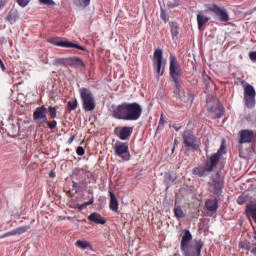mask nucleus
Segmentation results:
<instances>
[{
	"label": "nucleus",
	"instance_id": "f257e3e1",
	"mask_svg": "<svg viewBox=\"0 0 256 256\" xmlns=\"http://www.w3.org/2000/svg\"><path fill=\"white\" fill-rule=\"evenodd\" d=\"M143 115V107L139 103H122L116 106L112 112L114 119L122 121H139Z\"/></svg>",
	"mask_w": 256,
	"mask_h": 256
},
{
	"label": "nucleus",
	"instance_id": "f03ea898",
	"mask_svg": "<svg viewBox=\"0 0 256 256\" xmlns=\"http://www.w3.org/2000/svg\"><path fill=\"white\" fill-rule=\"evenodd\" d=\"M193 236L189 230H186L181 241V251L184 253V256H199L201 255V249H203V242L199 241L195 249L189 247Z\"/></svg>",
	"mask_w": 256,
	"mask_h": 256
},
{
	"label": "nucleus",
	"instance_id": "7ed1b4c3",
	"mask_svg": "<svg viewBox=\"0 0 256 256\" xmlns=\"http://www.w3.org/2000/svg\"><path fill=\"white\" fill-rule=\"evenodd\" d=\"M80 97L82 99V105L84 111H94L95 110V97L91 90L87 88L79 89Z\"/></svg>",
	"mask_w": 256,
	"mask_h": 256
},
{
	"label": "nucleus",
	"instance_id": "20e7f679",
	"mask_svg": "<svg viewBox=\"0 0 256 256\" xmlns=\"http://www.w3.org/2000/svg\"><path fill=\"white\" fill-rule=\"evenodd\" d=\"M182 139L184 143V147L186 149H191L192 151H199V140L195 135H193V132L186 130L182 134Z\"/></svg>",
	"mask_w": 256,
	"mask_h": 256
},
{
	"label": "nucleus",
	"instance_id": "39448f33",
	"mask_svg": "<svg viewBox=\"0 0 256 256\" xmlns=\"http://www.w3.org/2000/svg\"><path fill=\"white\" fill-rule=\"evenodd\" d=\"M170 79L171 81H181V76L183 75V70L177 61L175 56H170Z\"/></svg>",
	"mask_w": 256,
	"mask_h": 256
},
{
	"label": "nucleus",
	"instance_id": "423d86ee",
	"mask_svg": "<svg viewBox=\"0 0 256 256\" xmlns=\"http://www.w3.org/2000/svg\"><path fill=\"white\" fill-rule=\"evenodd\" d=\"M114 153L123 161H129L131 154H129V144L117 141L114 146Z\"/></svg>",
	"mask_w": 256,
	"mask_h": 256
},
{
	"label": "nucleus",
	"instance_id": "0eeeda50",
	"mask_svg": "<svg viewBox=\"0 0 256 256\" xmlns=\"http://www.w3.org/2000/svg\"><path fill=\"white\" fill-rule=\"evenodd\" d=\"M255 97H256L255 88L250 84H246L244 86V101H245V105L248 108L251 109L255 107Z\"/></svg>",
	"mask_w": 256,
	"mask_h": 256
},
{
	"label": "nucleus",
	"instance_id": "6e6552de",
	"mask_svg": "<svg viewBox=\"0 0 256 256\" xmlns=\"http://www.w3.org/2000/svg\"><path fill=\"white\" fill-rule=\"evenodd\" d=\"M225 153V146L221 145L217 153L206 159V167L208 170L213 171L217 165H219V161L221 160V156Z\"/></svg>",
	"mask_w": 256,
	"mask_h": 256
},
{
	"label": "nucleus",
	"instance_id": "1a4fd4ad",
	"mask_svg": "<svg viewBox=\"0 0 256 256\" xmlns=\"http://www.w3.org/2000/svg\"><path fill=\"white\" fill-rule=\"evenodd\" d=\"M33 121L39 123V127L43 126V123H47V108L45 106L37 107L33 112Z\"/></svg>",
	"mask_w": 256,
	"mask_h": 256
},
{
	"label": "nucleus",
	"instance_id": "9d476101",
	"mask_svg": "<svg viewBox=\"0 0 256 256\" xmlns=\"http://www.w3.org/2000/svg\"><path fill=\"white\" fill-rule=\"evenodd\" d=\"M154 62L156 65V73L157 77H161L163 73H165V68H161V65L163 63V50L158 49L154 52Z\"/></svg>",
	"mask_w": 256,
	"mask_h": 256
},
{
	"label": "nucleus",
	"instance_id": "9b49d317",
	"mask_svg": "<svg viewBox=\"0 0 256 256\" xmlns=\"http://www.w3.org/2000/svg\"><path fill=\"white\" fill-rule=\"evenodd\" d=\"M114 133L121 141H127V139L133 135V127H116Z\"/></svg>",
	"mask_w": 256,
	"mask_h": 256
},
{
	"label": "nucleus",
	"instance_id": "f8f14e48",
	"mask_svg": "<svg viewBox=\"0 0 256 256\" xmlns=\"http://www.w3.org/2000/svg\"><path fill=\"white\" fill-rule=\"evenodd\" d=\"M50 43L52 45H56L57 47H69L73 49H80V51H85V47L79 46L78 44L72 43L67 40H59L57 38L50 39Z\"/></svg>",
	"mask_w": 256,
	"mask_h": 256
},
{
	"label": "nucleus",
	"instance_id": "ddd939ff",
	"mask_svg": "<svg viewBox=\"0 0 256 256\" xmlns=\"http://www.w3.org/2000/svg\"><path fill=\"white\" fill-rule=\"evenodd\" d=\"M174 83V95L177 99H181L184 103H187L189 101V97L185 95V92H183V89L181 88V80L173 81Z\"/></svg>",
	"mask_w": 256,
	"mask_h": 256
},
{
	"label": "nucleus",
	"instance_id": "4468645a",
	"mask_svg": "<svg viewBox=\"0 0 256 256\" xmlns=\"http://www.w3.org/2000/svg\"><path fill=\"white\" fill-rule=\"evenodd\" d=\"M210 11H212V13H215V15L219 17L220 21H222V23L229 21V14H227V10H225L224 8H220L219 6L214 5L210 8Z\"/></svg>",
	"mask_w": 256,
	"mask_h": 256
},
{
	"label": "nucleus",
	"instance_id": "2eb2a0df",
	"mask_svg": "<svg viewBox=\"0 0 256 256\" xmlns=\"http://www.w3.org/2000/svg\"><path fill=\"white\" fill-rule=\"evenodd\" d=\"M29 229H31V226L27 225V226H21L19 228H16L10 232L5 233L4 235H2L0 237V239H5V237H13L15 235H23V233H27V231H29Z\"/></svg>",
	"mask_w": 256,
	"mask_h": 256
},
{
	"label": "nucleus",
	"instance_id": "dca6fc26",
	"mask_svg": "<svg viewBox=\"0 0 256 256\" xmlns=\"http://www.w3.org/2000/svg\"><path fill=\"white\" fill-rule=\"evenodd\" d=\"M66 67H73L77 69V67H85V64L79 57H68L66 58Z\"/></svg>",
	"mask_w": 256,
	"mask_h": 256
},
{
	"label": "nucleus",
	"instance_id": "f3484780",
	"mask_svg": "<svg viewBox=\"0 0 256 256\" xmlns=\"http://www.w3.org/2000/svg\"><path fill=\"white\" fill-rule=\"evenodd\" d=\"M253 131L251 130H242L240 132V141L239 143L243 145V143H251L253 141Z\"/></svg>",
	"mask_w": 256,
	"mask_h": 256
},
{
	"label": "nucleus",
	"instance_id": "a211bd4d",
	"mask_svg": "<svg viewBox=\"0 0 256 256\" xmlns=\"http://www.w3.org/2000/svg\"><path fill=\"white\" fill-rule=\"evenodd\" d=\"M88 221L95 223L96 225H105V218L101 217V214L93 212L87 217Z\"/></svg>",
	"mask_w": 256,
	"mask_h": 256
},
{
	"label": "nucleus",
	"instance_id": "6ab92c4d",
	"mask_svg": "<svg viewBox=\"0 0 256 256\" xmlns=\"http://www.w3.org/2000/svg\"><path fill=\"white\" fill-rule=\"evenodd\" d=\"M211 171L206 166H198L193 169V175H197L198 177H207Z\"/></svg>",
	"mask_w": 256,
	"mask_h": 256
},
{
	"label": "nucleus",
	"instance_id": "aec40b11",
	"mask_svg": "<svg viewBox=\"0 0 256 256\" xmlns=\"http://www.w3.org/2000/svg\"><path fill=\"white\" fill-rule=\"evenodd\" d=\"M110 195V210L113 211L114 213H117L119 211V201H117V197L113 192H109Z\"/></svg>",
	"mask_w": 256,
	"mask_h": 256
},
{
	"label": "nucleus",
	"instance_id": "412c9836",
	"mask_svg": "<svg viewBox=\"0 0 256 256\" xmlns=\"http://www.w3.org/2000/svg\"><path fill=\"white\" fill-rule=\"evenodd\" d=\"M210 189L215 193L216 195H219L221 193V182L215 178H212L209 181Z\"/></svg>",
	"mask_w": 256,
	"mask_h": 256
},
{
	"label": "nucleus",
	"instance_id": "4be33fe9",
	"mask_svg": "<svg viewBox=\"0 0 256 256\" xmlns=\"http://www.w3.org/2000/svg\"><path fill=\"white\" fill-rule=\"evenodd\" d=\"M206 208L211 212L214 213V211H217L219 209V200L217 199H209L205 203Z\"/></svg>",
	"mask_w": 256,
	"mask_h": 256
},
{
	"label": "nucleus",
	"instance_id": "5701e85b",
	"mask_svg": "<svg viewBox=\"0 0 256 256\" xmlns=\"http://www.w3.org/2000/svg\"><path fill=\"white\" fill-rule=\"evenodd\" d=\"M75 246L79 249H82V251H85V249H93V246L90 244V242L86 240H77L75 242Z\"/></svg>",
	"mask_w": 256,
	"mask_h": 256
},
{
	"label": "nucleus",
	"instance_id": "b1692460",
	"mask_svg": "<svg viewBox=\"0 0 256 256\" xmlns=\"http://www.w3.org/2000/svg\"><path fill=\"white\" fill-rule=\"evenodd\" d=\"M209 21V18L203 14H198L197 15V24H198V29L201 30L203 25Z\"/></svg>",
	"mask_w": 256,
	"mask_h": 256
},
{
	"label": "nucleus",
	"instance_id": "393cba45",
	"mask_svg": "<svg viewBox=\"0 0 256 256\" xmlns=\"http://www.w3.org/2000/svg\"><path fill=\"white\" fill-rule=\"evenodd\" d=\"M246 211L248 215H251L252 219H254L256 223V204L255 203L249 204L246 208Z\"/></svg>",
	"mask_w": 256,
	"mask_h": 256
},
{
	"label": "nucleus",
	"instance_id": "a878e982",
	"mask_svg": "<svg viewBox=\"0 0 256 256\" xmlns=\"http://www.w3.org/2000/svg\"><path fill=\"white\" fill-rule=\"evenodd\" d=\"M73 3L76 7L85 9V7H89V5H91V0H73Z\"/></svg>",
	"mask_w": 256,
	"mask_h": 256
},
{
	"label": "nucleus",
	"instance_id": "bb28decb",
	"mask_svg": "<svg viewBox=\"0 0 256 256\" xmlns=\"http://www.w3.org/2000/svg\"><path fill=\"white\" fill-rule=\"evenodd\" d=\"M170 28H171L172 37L173 39H175V37L179 35V25L177 24V22H171Z\"/></svg>",
	"mask_w": 256,
	"mask_h": 256
},
{
	"label": "nucleus",
	"instance_id": "cd10ccee",
	"mask_svg": "<svg viewBox=\"0 0 256 256\" xmlns=\"http://www.w3.org/2000/svg\"><path fill=\"white\" fill-rule=\"evenodd\" d=\"M174 215L177 217V219L185 217V213L183 212V209H181V206L174 207Z\"/></svg>",
	"mask_w": 256,
	"mask_h": 256
},
{
	"label": "nucleus",
	"instance_id": "c85d7f7f",
	"mask_svg": "<svg viewBox=\"0 0 256 256\" xmlns=\"http://www.w3.org/2000/svg\"><path fill=\"white\" fill-rule=\"evenodd\" d=\"M93 203H95V198L91 197L90 201L85 202L83 204H79L78 209L79 211H83V209H87V207H89V205H93Z\"/></svg>",
	"mask_w": 256,
	"mask_h": 256
},
{
	"label": "nucleus",
	"instance_id": "c756f323",
	"mask_svg": "<svg viewBox=\"0 0 256 256\" xmlns=\"http://www.w3.org/2000/svg\"><path fill=\"white\" fill-rule=\"evenodd\" d=\"M57 109L58 107L49 106L48 113L50 115V119H57Z\"/></svg>",
	"mask_w": 256,
	"mask_h": 256
},
{
	"label": "nucleus",
	"instance_id": "7c9ffc66",
	"mask_svg": "<svg viewBox=\"0 0 256 256\" xmlns=\"http://www.w3.org/2000/svg\"><path fill=\"white\" fill-rule=\"evenodd\" d=\"M53 65H64V67H67V58H55Z\"/></svg>",
	"mask_w": 256,
	"mask_h": 256
},
{
	"label": "nucleus",
	"instance_id": "2f4dec72",
	"mask_svg": "<svg viewBox=\"0 0 256 256\" xmlns=\"http://www.w3.org/2000/svg\"><path fill=\"white\" fill-rule=\"evenodd\" d=\"M41 5H47V7H54L55 2L53 0H38Z\"/></svg>",
	"mask_w": 256,
	"mask_h": 256
},
{
	"label": "nucleus",
	"instance_id": "473e14b6",
	"mask_svg": "<svg viewBox=\"0 0 256 256\" xmlns=\"http://www.w3.org/2000/svg\"><path fill=\"white\" fill-rule=\"evenodd\" d=\"M67 107L69 111H75V109H77V100H75L74 102L69 101L67 103Z\"/></svg>",
	"mask_w": 256,
	"mask_h": 256
},
{
	"label": "nucleus",
	"instance_id": "72a5a7b5",
	"mask_svg": "<svg viewBox=\"0 0 256 256\" xmlns=\"http://www.w3.org/2000/svg\"><path fill=\"white\" fill-rule=\"evenodd\" d=\"M238 205H244V203H247V195L242 194L238 199H237Z\"/></svg>",
	"mask_w": 256,
	"mask_h": 256
},
{
	"label": "nucleus",
	"instance_id": "f704fd0d",
	"mask_svg": "<svg viewBox=\"0 0 256 256\" xmlns=\"http://www.w3.org/2000/svg\"><path fill=\"white\" fill-rule=\"evenodd\" d=\"M19 7L25 8L29 3H31V0H16Z\"/></svg>",
	"mask_w": 256,
	"mask_h": 256
},
{
	"label": "nucleus",
	"instance_id": "c9c22d12",
	"mask_svg": "<svg viewBox=\"0 0 256 256\" xmlns=\"http://www.w3.org/2000/svg\"><path fill=\"white\" fill-rule=\"evenodd\" d=\"M46 125H48L49 129H55V127H57V120H53L52 122L49 121V119L47 118V122Z\"/></svg>",
	"mask_w": 256,
	"mask_h": 256
},
{
	"label": "nucleus",
	"instance_id": "e433bc0d",
	"mask_svg": "<svg viewBox=\"0 0 256 256\" xmlns=\"http://www.w3.org/2000/svg\"><path fill=\"white\" fill-rule=\"evenodd\" d=\"M206 103H207V110L209 111V113H216L217 112V108L215 106H210L209 105V98H207Z\"/></svg>",
	"mask_w": 256,
	"mask_h": 256
},
{
	"label": "nucleus",
	"instance_id": "4c0bfd02",
	"mask_svg": "<svg viewBox=\"0 0 256 256\" xmlns=\"http://www.w3.org/2000/svg\"><path fill=\"white\" fill-rule=\"evenodd\" d=\"M168 7H179V0H168Z\"/></svg>",
	"mask_w": 256,
	"mask_h": 256
},
{
	"label": "nucleus",
	"instance_id": "58836bf2",
	"mask_svg": "<svg viewBox=\"0 0 256 256\" xmlns=\"http://www.w3.org/2000/svg\"><path fill=\"white\" fill-rule=\"evenodd\" d=\"M164 179L166 183H173L175 181V178H173V176H171L169 173L165 174Z\"/></svg>",
	"mask_w": 256,
	"mask_h": 256
},
{
	"label": "nucleus",
	"instance_id": "ea45409f",
	"mask_svg": "<svg viewBox=\"0 0 256 256\" xmlns=\"http://www.w3.org/2000/svg\"><path fill=\"white\" fill-rule=\"evenodd\" d=\"M158 129H165V120L163 119V114L159 120Z\"/></svg>",
	"mask_w": 256,
	"mask_h": 256
},
{
	"label": "nucleus",
	"instance_id": "a19ab883",
	"mask_svg": "<svg viewBox=\"0 0 256 256\" xmlns=\"http://www.w3.org/2000/svg\"><path fill=\"white\" fill-rule=\"evenodd\" d=\"M6 21H8L11 24L15 23V18L13 17V14L8 13L6 16Z\"/></svg>",
	"mask_w": 256,
	"mask_h": 256
},
{
	"label": "nucleus",
	"instance_id": "79ce46f5",
	"mask_svg": "<svg viewBox=\"0 0 256 256\" xmlns=\"http://www.w3.org/2000/svg\"><path fill=\"white\" fill-rule=\"evenodd\" d=\"M160 19H162V21L167 23V14L165 13V10H163V9H161V12H160Z\"/></svg>",
	"mask_w": 256,
	"mask_h": 256
},
{
	"label": "nucleus",
	"instance_id": "37998d69",
	"mask_svg": "<svg viewBox=\"0 0 256 256\" xmlns=\"http://www.w3.org/2000/svg\"><path fill=\"white\" fill-rule=\"evenodd\" d=\"M77 155L83 156L85 155V148H83L82 146H79L76 150Z\"/></svg>",
	"mask_w": 256,
	"mask_h": 256
},
{
	"label": "nucleus",
	"instance_id": "c03bdc74",
	"mask_svg": "<svg viewBox=\"0 0 256 256\" xmlns=\"http://www.w3.org/2000/svg\"><path fill=\"white\" fill-rule=\"evenodd\" d=\"M249 58L251 61H256V51L249 53Z\"/></svg>",
	"mask_w": 256,
	"mask_h": 256
},
{
	"label": "nucleus",
	"instance_id": "a18cd8bd",
	"mask_svg": "<svg viewBox=\"0 0 256 256\" xmlns=\"http://www.w3.org/2000/svg\"><path fill=\"white\" fill-rule=\"evenodd\" d=\"M5 5H7V0H1L0 1V9H3V7H5Z\"/></svg>",
	"mask_w": 256,
	"mask_h": 256
},
{
	"label": "nucleus",
	"instance_id": "49530a36",
	"mask_svg": "<svg viewBox=\"0 0 256 256\" xmlns=\"http://www.w3.org/2000/svg\"><path fill=\"white\" fill-rule=\"evenodd\" d=\"M0 67H1V69H2V71H5V64L3 63V60H1V58H0Z\"/></svg>",
	"mask_w": 256,
	"mask_h": 256
},
{
	"label": "nucleus",
	"instance_id": "de8ad7c7",
	"mask_svg": "<svg viewBox=\"0 0 256 256\" xmlns=\"http://www.w3.org/2000/svg\"><path fill=\"white\" fill-rule=\"evenodd\" d=\"M244 248L247 249V251H249V249H251V243H246Z\"/></svg>",
	"mask_w": 256,
	"mask_h": 256
},
{
	"label": "nucleus",
	"instance_id": "09e8293b",
	"mask_svg": "<svg viewBox=\"0 0 256 256\" xmlns=\"http://www.w3.org/2000/svg\"><path fill=\"white\" fill-rule=\"evenodd\" d=\"M172 127L175 129V131H179V129H181V126H177L176 124H174Z\"/></svg>",
	"mask_w": 256,
	"mask_h": 256
},
{
	"label": "nucleus",
	"instance_id": "8fccbe9b",
	"mask_svg": "<svg viewBox=\"0 0 256 256\" xmlns=\"http://www.w3.org/2000/svg\"><path fill=\"white\" fill-rule=\"evenodd\" d=\"M251 253H253V255H256V246L252 248Z\"/></svg>",
	"mask_w": 256,
	"mask_h": 256
},
{
	"label": "nucleus",
	"instance_id": "3c124183",
	"mask_svg": "<svg viewBox=\"0 0 256 256\" xmlns=\"http://www.w3.org/2000/svg\"><path fill=\"white\" fill-rule=\"evenodd\" d=\"M72 185H73L74 189H77V186H78L77 182H72Z\"/></svg>",
	"mask_w": 256,
	"mask_h": 256
},
{
	"label": "nucleus",
	"instance_id": "603ef678",
	"mask_svg": "<svg viewBox=\"0 0 256 256\" xmlns=\"http://www.w3.org/2000/svg\"><path fill=\"white\" fill-rule=\"evenodd\" d=\"M50 177H55V174L53 172H51Z\"/></svg>",
	"mask_w": 256,
	"mask_h": 256
},
{
	"label": "nucleus",
	"instance_id": "864d4df0",
	"mask_svg": "<svg viewBox=\"0 0 256 256\" xmlns=\"http://www.w3.org/2000/svg\"><path fill=\"white\" fill-rule=\"evenodd\" d=\"M254 239L256 240V230L254 231Z\"/></svg>",
	"mask_w": 256,
	"mask_h": 256
},
{
	"label": "nucleus",
	"instance_id": "5fc2aeb1",
	"mask_svg": "<svg viewBox=\"0 0 256 256\" xmlns=\"http://www.w3.org/2000/svg\"><path fill=\"white\" fill-rule=\"evenodd\" d=\"M73 139H74V137H73V136H72V137H70V142H71V141H73Z\"/></svg>",
	"mask_w": 256,
	"mask_h": 256
},
{
	"label": "nucleus",
	"instance_id": "6e6d98bb",
	"mask_svg": "<svg viewBox=\"0 0 256 256\" xmlns=\"http://www.w3.org/2000/svg\"><path fill=\"white\" fill-rule=\"evenodd\" d=\"M220 117H221V115L218 116V118H220Z\"/></svg>",
	"mask_w": 256,
	"mask_h": 256
}]
</instances>
